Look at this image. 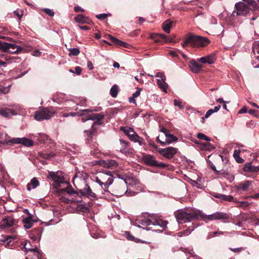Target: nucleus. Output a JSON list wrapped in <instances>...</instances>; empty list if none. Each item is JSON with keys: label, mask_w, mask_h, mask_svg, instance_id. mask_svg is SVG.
Listing matches in <instances>:
<instances>
[{"label": "nucleus", "mask_w": 259, "mask_h": 259, "mask_svg": "<svg viewBox=\"0 0 259 259\" xmlns=\"http://www.w3.org/2000/svg\"><path fill=\"white\" fill-rule=\"evenodd\" d=\"M73 182L77 191H74L72 187L67 183H66V187L63 189H58L56 192V195L60 197L62 201L68 203L69 199L66 198L64 195L66 192L68 194H80L87 197H95V193L93 192L89 186L86 184L84 180L78 178L75 176L73 178Z\"/></svg>", "instance_id": "1"}, {"label": "nucleus", "mask_w": 259, "mask_h": 259, "mask_svg": "<svg viewBox=\"0 0 259 259\" xmlns=\"http://www.w3.org/2000/svg\"><path fill=\"white\" fill-rule=\"evenodd\" d=\"M93 180L99 184L105 192H108V187L113 182L112 173L108 170L99 172L96 176L93 177Z\"/></svg>", "instance_id": "2"}, {"label": "nucleus", "mask_w": 259, "mask_h": 259, "mask_svg": "<svg viewBox=\"0 0 259 259\" xmlns=\"http://www.w3.org/2000/svg\"><path fill=\"white\" fill-rule=\"evenodd\" d=\"M178 223L182 224L189 222L198 217L197 212L192 209H180L174 212Z\"/></svg>", "instance_id": "3"}, {"label": "nucleus", "mask_w": 259, "mask_h": 259, "mask_svg": "<svg viewBox=\"0 0 259 259\" xmlns=\"http://www.w3.org/2000/svg\"><path fill=\"white\" fill-rule=\"evenodd\" d=\"M22 144L24 146L30 147L33 145V141L26 138H14L11 139L0 140V144L12 146L14 144Z\"/></svg>", "instance_id": "4"}, {"label": "nucleus", "mask_w": 259, "mask_h": 259, "mask_svg": "<svg viewBox=\"0 0 259 259\" xmlns=\"http://www.w3.org/2000/svg\"><path fill=\"white\" fill-rule=\"evenodd\" d=\"M55 111L52 109L44 108L36 111L34 114V118L36 120L41 121L50 119L54 114Z\"/></svg>", "instance_id": "5"}, {"label": "nucleus", "mask_w": 259, "mask_h": 259, "mask_svg": "<svg viewBox=\"0 0 259 259\" xmlns=\"http://www.w3.org/2000/svg\"><path fill=\"white\" fill-rule=\"evenodd\" d=\"M145 224L148 226H159L161 229L154 230L152 227L147 228V230L151 229L153 231H157L162 232L166 228L167 223L166 221L161 219H147L145 222Z\"/></svg>", "instance_id": "6"}, {"label": "nucleus", "mask_w": 259, "mask_h": 259, "mask_svg": "<svg viewBox=\"0 0 259 259\" xmlns=\"http://www.w3.org/2000/svg\"><path fill=\"white\" fill-rule=\"evenodd\" d=\"M93 111L92 110L91 112H88L85 113V115H84L85 117H83L81 119V121L82 122H85V121L88 120H96L94 124H101V120L103 119L104 117V115L101 114V113H97V114H93L91 115H90L89 113H91Z\"/></svg>", "instance_id": "7"}, {"label": "nucleus", "mask_w": 259, "mask_h": 259, "mask_svg": "<svg viewBox=\"0 0 259 259\" xmlns=\"http://www.w3.org/2000/svg\"><path fill=\"white\" fill-rule=\"evenodd\" d=\"M158 151L163 157L170 159L173 158L177 153L178 149L172 147H169L166 148H159Z\"/></svg>", "instance_id": "8"}, {"label": "nucleus", "mask_w": 259, "mask_h": 259, "mask_svg": "<svg viewBox=\"0 0 259 259\" xmlns=\"http://www.w3.org/2000/svg\"><path fill=\"white\" fill-rule=\"evenodd\" d=\"M26 259H41L42 252L36 247L35 248H25Z\"/></svg>", "instance_id": "9"}, {"label": "nucleus", "mask_w": 259, "mask_h": 259, "mask_svg": "<svg viewBox=\"0 0 259 259\" xmlns=\"http://www.w3.org/2000/svg\"><path fill=\"white\" fill-rule=\"evenodd\" d=\"M198 35H193L191 33L188 34L182 45L183 47L190 46L192 47H196L197 39Z\"/></svg>", "instance_id": "10"}, {"label": "nucleus", "mask_w": 259, "mask_h": 259, "mask_svg": "<svg viewBox=\"0 0 259 259\" xmlns=\"http://www.w3.org/2000/svg\"><path fill=\"white\" fill-rule=\"evenodd\" d=\"M120 130L127 135L131 141L137 142L140 139L139 136L132 128L121 127Z\"/></svg>", "instance_id": "11"}, {"label": "nucleus", "mask_w": 259, "mask_h": 259, "mask_svg": "<svg viewBox=\"0 0 259 259\" xmlns=\"http://www.w3.org/2000/svg\"><path fill=\"white\" fill-rule=\"evenodd\" d=\"M204 220H217L227 218V214L222 212H216L210 215H203Z\"/></svg>", "instance_id": "12"}, {"label": "nucleus", "mask_w": 259, "mask_h": 259, "mask_svg": "<svg viewBox=\"0 0 259 259\" xmlns=\"http://www.w3.org/2000/svg\"><path fill=\"white\" fill-rule=\"evenodd\" d=\"M254 160L246 162L244 165V171L249 172H257L259 171V165H255L253 164Z\"/></svg>", "instance_id": "13"}, {"label": "nucleus", "mask_w": 259, "mask_h": 259, "mask_svg": "<svg viewBox=\"0 0 259 259\" xmlns=\"http://www.w3.org/2000/svg\"><path fill=\"white\" fill-rule=\"evenodd\" d=\"M142 160L144 162L148 165L154 166L157 164V160L155 158L150 154H145L142 157Z\"/></svg>", "instance_id": "14"}, {"label": "nucleus", "mask_w": 259, "mask_h": 259, "mask_svg": "<svg viewBox=\"0 0 259 259\" xmlns=\"http://www.w3.org/2000/svg\"><path fill=\"white\" fill-rule=\"evenodd\" d=\"M14 224V220L11 217L3 219L0 224V228L4 229L12 226Z\"/></svg>", "instance_id": "15"}, {"label": "nucleus", "mask_w": 259, "mask_h": 259, "mask_svg": "<svg viewBox=\"0 0 259 259\" xmlns=\"http://www.w3.org/2000/svg\"><path fill=\"white\" fill-rule=\"evenodd\" d=\"M101 165L106 168L113 169L117 167L118 163L114 160H108L107 161H101Z\"/></svg>", "instance_id": "16"}, {"label": "nucleus", "mask_w": 259, "mask_h": 259, "mask_svg": "<svg viewBox=\"0 0 259 259\" xmlns=\"http://www.w3.org/2000/svg\"><path fill=\"white\" fill-rule=\"evenodd\" d=\"M243 14V3L239 2L236 3L235 6V10L232 13V16L235 17V16H240Z\"/></svg>", "instance_id": "17"}, {"label": "nucleus", "mask_w": 259, "mask_h": 259, "mask_svg": "<svg viewBox=\"0 0 259 259\" xmlns=\"http://www.w3.org/2000/svg\"><path fill=\"white\" fill-rule=\"evenodd\" d=\"M178 138L174 135L170 134H166L165 135V141H159V143L162 146H165L167 144H169L174 142L178 141Z\"/></svg>", "instance_id": "18"}, {"label": "nucleus", "mask_w": 259, "mask_h": 259, "mask_svg": "<svg viewBox=\"0 0 259 259\" xmlns=\"http://www.w3.org/2000/svg\"><path fill=\"white\" fill-rule=\"evenodd\" d=\"M210 42V41L207 37L198 35L196 47H205L208 46Z\"/></svg>", "instance_id": "19"}, {"label": "nucleus", "mask_w": 259, "mask_h": 259, "mask_svg": "<svg viewBox=\"0 0 259 259\" xmlns=\"http://www.w3.org/2000/svg\"><path fill=\"white\" fill-rule=\"evenodd\" d=\"M190 68L191 70L194 73H198L202 68V65L199 64L194 60H191L190 61Z\"/></svg>", "instance_id": "20"}, {"label": "nucleus", "mask_w": 259, "mask_h": 259, "mask_svg": "<svg viewBox=\"0 0 259 259\" xmlns=\"http://www.w3.org/2000/svg\"><path fill=\"white\" fill-rule=\"evenodd\" d=\"M197 61L202 63L212 64L215 61V55L212 54L207 56L200 58L198 59Z\"/></svg>", "instance_id": "21"}, {"label": "nucleus", "mask_w": 259, "mask_h": 259, "mask_svg": "<svg viewBox=\"0 0 259 259\" xmlns=\"http://www.w3.org/2000/svg\"><path fill=\"white\" fill-rule=\"evenodd\" d=\"M16 114V112L13 109L5 108H0V115L5 117H9L11 115Z\"/></svg>", "instance_id": "22"}, {"label": "nucleus", "mask_w": 259, "mask_h": 259, "mask_svg": "<svg viewBox=\"0 0 259 259\" xmlns=\"http://www.w3.org/2000/svg\"><path fill=\"white\" fill-rule=\"evenodd\" d=\"M50 176L52 178V180L55 184L57 185V187H61V184L64 183V180L63 177L58 176L54 172L50 173Z\"/></svg>", "instance_id": "23"}, {"label": "nucleus", "mask_w": 259, "mask_h": 259, "mask_svg": "<svg viewBox=\"0 0 259 259\" xmlns=\"http://www.w3.org/2000/svg\"><path fill=\"white\" fill-rule=\"evenodd\" d=\"M92 110L90 109H84L82 110H79L78 112H70L68 113H64L63 114V116L64 117H67L69 116H83L85 115V113L88 112H91Z\"/></svg>", "instance_id": "24"}, {"label": "nucleus", "mask_w": 259, "mask_h": 259, "mask_svg": "<svg viewBox=\"0 0 259 259\" xmlns=\"http://www.w3.org/2000/svg\"><path fill=\"white\" fill-rule=\"evenodd\" d=\"M246 8L254 10L256 8V4L252 0H244V13L246 11Z\"/></svg>", "instance_id": "25"}, {"label": "nucleus", "mask_w": 259, "mask_h": 259, "mask_svg": "<svg viewBox=\"0 0 259 259\" xmlns=\"http://www.w3.org/2000/svg\"><path fill=\"white\" fill-rule=\"evenodd\" d=\"M109 39L111 42V43H112L113 44L115 45L117 47L122 46L124 47H126V46L127 45V44H126V42L122 41L111 35H109Z\"/></svg>", "instance_id": "26"}, {"label": "nucleus", "mask_w": 259, "mask_h": 259, "mask_svg": "<svg viewBox=\"0 0 259 259\" xmlns=\"http://www.w3.org/2000/svg\"><path fill=\"white\" fill-rule=\"evenodd\" d=\"M22 222L24 227L26 229H29L32 227L34 221L32 220L31 217H28L23 219Z\"/></svg>", "instance_id": "27"}, {"label": "nucleus", "mask_w": 259, "mask_h": 259, "mask_svg": "<svg viewBox=\"0 0 259 259\" xmlns=\"http://www.w3.org/2000/svg\"><path fill=\"white\" fill-rule=\"evenodd\" d=\"M213 196L215 198H218L220 199L228 202L233 201L235 200L233 197L231 195H225L221 194H215L213 195Z\"/></svg>", "instance_id": "28"}, {"label": "nucleus", "mask_w": 259, "mask_h": 259, "mask_svg": "<svg viewBox=\"0 0 259 259\" xmlns=\"http://www.w3.org/2000/svg\"><path fill=\"white\" fill-rule=\"evenodd\" d=\"M11 45L14 46L15 47L9 48L7 51V53H9L13 54H17L20 52H21L23 50V48L20 46L16 45L14 44H11Z\"/></svg>", "instance_id": "29"}, {"label": "nucleus", "mask_w": 259, "mask_h": 259, "mask_svg": "<svg viewBox=\"0 0 259 259\" xmlns=\"http://www.w3.org/2000/svg\"><path fill=\"white\" fill-rule=\"evenodd\" d=\"M241 147H238L237 149H235L233 153V157L239 163H241L243 162V159H242L240 156L239 154L240 152H241Z\"/></svg>", "instance_id": "30"}, {"label": "nucleus", "mask_w": 259, "mask_h": 259, "mask_svg": "<svg viewBox=\"0 0 259 259\" xmlns=\"http://www.w3.org/2000/svg\"><path fill=\"white\" fill-rule=\"evenodd\" d=\"M75 21L80 23H89L90 20L82 14L78 15L75 18Z\"/></svg>", "instance_id": "31"}, {"label": "nucleus", "mask_w": 259, "mask_h": 259, "mask_svg": "<svg viewBox=\"0 0 259 259\" xmlns=\"http://www.w3.org/2000/svg\"><path fill=\"white\" fill-rule=\"evenodd\" d=\"M39 184V182L36 178H32L30 181V183H28L27 185V190L28 191H30L31 188L35 189L38 186Z\"/></svg>", "instance_id": "32"}, {"label": "nucleus", "mask_w": 259, "mask_h": 259, "mask_svg": "<svg viewBox=\"0 0 259 259\" xmlns=\"http://www.w3.org/2000/svg\"><path fill=\"white\" fill-rule=\"evenodd\" d=\"M172 22L170 20H167L162 24L163 30L166 33H169L170 31V28L172 26Z\"/></svg>", "instance_id": "33"}, {"label": "nucleus", "mask_w": 259, "mask_h": 259, "mask_svg": "<svg viewBox=\"0 0 259 259\" xmlns=\"http://www.w3.org/2000/svg\"><path fill=\"white\" fill-rule=\"evenodd\" d=\"M166 80L158 79L157 83L158 87L164 92H167V84L165 82Z\"/></svg>", "instance_id": "34"}, {"label": "nucleus", "mask_w": 259, "mask_h": 259, "mask_svg": "<svg viewBox=\"0 0 259 259\" xmlns=\"http://www.w3.org/2000/svg\"><path fill=\"white\" fill-rule=\"evenodd\" d=\"M14 47L15 46L11 45L10 43L0 41V50L4 52H7L9 48H12Z\"/></svg>", "instance_id": "35"}, {"label": "nucleus", "mask_w": 259, "mask_h": 259, "mask_svg": "<svg viewBox=\"0 0 259 259\" xmlns=\"http://www.w3.org/2000/svg\"><path fill=\"white\" fill-rule=\"evenodd\" d=\"M118 193L120 195L125 193L126 191L127 186L125 182H122L117 187Z\"/></svg>", "instance_id": "36"}, {"label": "nucleus", "mask_w": 259, "mask_h": 259, "mask_svg": "<svg viewBox=\"0 0 259 259\" xmlns=\"http://www.w3.org/2000/svg\"><path fill=\"white\" fill-rule=\"evenodd\" d=\"M118 93V87L117 85H114L110 91V93L111 96L113 98H115L117 97Z\"/></svg>", "instance_id": "37"}, {"label": "nucleus", "mask_w": 259, "mask_h": 259, "mask_svg": "<svg viewBox=\"0 0 259 259\" xmlns=\"http://www.w3.org/2000/svg\"><path fill=\"white\" fill-rule=\"evenodd\" d=\"M69 56H77L79 55V54L80 53L79 50L77 48H70L69 49Z\"/></svg>", "instance_id": "38"}, {"label": "nucleus", "mask_w": 259, "mask_h": 259, "mask_svg": "<svg viewBox=\"0 0 259 259\" xmlns=\"http://www.w3.org/2000/svg\"><path fill=\"white\" fill-rule=\"evenodd\" d=\"M252 182L249 181H245L244 182V191L249 190L252 188Z\"/></svg>", "instance_id": "39"}, {"label": "nucleus", "mask_w": 259, "mask_h": 259, "mask_svg": "<svg viewBox=\"0 0 259 259\" xmlns=\"http://www.w3.org/2000/svg\"><path fill=\"white\" fill-rule=\"evenodd\" d=\"M54 155L55 154L53 152H51L50 153H44L41 154V156L42 158L47 159H50L52 157H54Z\"/></svg>", "instance_id": "40"}, {"label": "nucleus", "mask_w": 259, "mask_h": 259, "mask_svg": "<svg viewBox=\"0 0 259 259\" xmlns=\"http://www.w3.org/2000/svg\"><path fill=\"white\" fill-rule=\"evenodd\" d=\"M42 11L45 12L46 14H47L48 15H49L50 17H53L54 15V12L53 10L49 9L48 8H45L42 9L41 10Z\"/></svg>", "instance_id": "41"}, {"label": "nucleus", "mask_w": 259, "mask_h": 259, "mask_svg": "<svg viewBox=\"0 0 259 259\" xmlns=\"http://www.w3.org/2000/svg\"><path fill=\"white\" fill-rule=\"evenodd\" d=\"M197 137V138H198L199 139L205 140L206 141H210L209 138H208V137H207L206 136H205L204 134H203L202 133L198 134Z\"/></svg>", "instance_id": "42"}, {"label": "nucleus", "mask_w": 259, "mask_h": 259, "mask_svg": "<svg viewBox=\"0 0 259 259\" xmlns=\"http://www.w3.org/2000/svg\"><path fill=\"white\" fill-rule=\"evenodd\" d=\"M203 149L205 150H210L211 149L214 148L209 143L206 142L203 144Z\"/></svg>", "instance_id": "43"}, {"label": "nucleus", "mask_w": 259, "mask_h": 259, "mask_svg": "<svg viewBox=\"0 0 259 259\" xmlns=\"http://www.w3.org/2000/svg\"><path fill=\"white\" fill-rule=\"evenodd\" d=\"M120 143L122 147V149L120 150V151H122L126 148V147L128 146V143L126 141H124L123 140H120Z\"/></svg>", "instance_id": "44"}, {"label": "nucleus", "mask_w": 259, "mask_h": 259, "mask_svg": "<svg viewBox=\"0 0 259 259\" xmlns=\"http://www.w3.org/2000/svg\"><path fill=\"white\" fill-rule=\"evenodd\" d=\"M174 105L175 106H178L180 109H183L184 108V106L182 105V103L181 101L179 100H175Z\"/></svg>", "instance_id": "45"}, {"label": "nucleus", "mask_w": 259, "mask_h": 259, "mask_svg": "<svg viewBox=\"0 0 259 259\" xmlns=\"http://www.w3.org/2000/svg\"><path fill=\"white\" fill-rule=\"evenodd\" d=\"M155 76L157 77H159V78H160V79L166 80V76H165L164 73H162V72H157Z\"/></svg>", "instance_id": "46"}, {"label": "nucleus", "mask_w": 259, "mask_h": 259, "mask_svg": "<svg viewBox=\"0 0 259 259\" xmlns=\"http://www.w3.org/2000/svg\"><path fill=\"white\" fill-rule=\"evenodd\" d=\"M14 14L16 16H17L18 17V19L20 20L23 15V12L22 11L17 10V11H15L14 12Z\"/></svg>", "instance_id": "47"}, {"label": "nucleus", "mask_w": 259, "mask_h": 259, "mask_svg": "<svg viewBox=\"0 0 259 259\" xmlns=\"http://www.w3.org/2000/svg\"><path fill=\"white\" fill-rule=\"evenodd\" d=\"M142 91V89L141 88H138V90L135 92L134 93L132 96L135 97V98H137L138 97H139L140 95V93H141V91Z\"/></svg>", "instance_id": "48"}, {"label": "nucleus", "mask_w": 259, "mask_h": 259, "mask_svg": "<svg viewBox=\"0 0 259 259\" xmlns=\"http://www.w3.org/2000/svg\"><path fill=\"white\" fill-rule=\"evenodd\" d=\"M107 17V14L103 13V14H100L96 16V17L99 19H104L106 18Z\"/></svg>", "instance_id": "49"}, {"label": "nucleus", "mask_w": 259, "mask_h": 259, "mask_svg": "<svg viewBox=\"0 0 259 259\" xmlns=\"http://www.w3.org/2000/svg\"><path fill=\"white\" fill-rule=\"evenodd\" d=\"M167 166L166 164L163 163H162V162H158V161H157V164L156 165L154 166V167H160V168H164L166 166Z\"/></svg>", "instance_id": "50"}, {"label": "nucleus", "mask_w": 259, "mask_h": 259, "mask_svg": "<svg viewBox=\"0 0 259 259\" xmlns=\"http://www.w3.org/2000/svg\"><path fill=\"white\" fill-rule=\"evenodd\" d=\"M126 238L128 240H131V241L135 240V237L131 235L128 232H126Z\"/></svg>", "instance_id": "51"}, {"label": "nucleus", "mask_w": 259, "mask_h": 259, "mask_svg": "<svg viewBox=\"0 0 259 259\" xmlns=\"http://www.w3.org/2000/svg\"><path fill=\"white\" fill-rule=\"evenodd\" d=\"M213 113H214V111H213V110L212 109L208 110L205 114V117L208 118L210 115H211Z\"/></svg>", "instance_id": "52"}, {"label": "nucleus", "mask_w": 259, "mask_h": 259, "mask_svg": "<svg viewBox=\"0 0 259 259\" xmlns=\"http://www.w3.org/2000/svg\"><path fill=\"white\" fill-rule=\"evenodd\" d=\"M81 68L79 66H77L75 68V73L77 75H80L81 72Z\"/></svg>", "instance_id": "53"}, {"label": "nucleus", "mask_w": 259, "mask_h": 259, "mask_svg": "<svg viewBox=\"0 0 259 259\" xmlns=\"http://www.w3.org/2000/svg\"><path fill=\"white\" fill-rule=\"evenodd\" d=\"M74 10L75 12H78L79 11H82V12H83L84 11V10L82 9V8H81L79 6H75L74 7Z\"/></svg>", "instance_id": "54"}, {"label": "nucleus", "mask_w": 259, "mask_h": 259, "mask_svg": "<svg viewBox=\"0 0 259 259\" xmlns=\"http://www.w3.org/2000/svg\"><path fill=\"white\" fill-rule=\"evenodd\" d=\"M14 58V57H10V56H9L8 55H6V56H4V60L7 62H9L11 60H12V59H13Z\"/></svg>", "instance_id": "55"}, {"label": "nucleus", "mask_w": 259, "mask_h": 259, "mask_svg": "<svg viewBox=\"0 0 259 259\" xmlns=\"http://www.w3.org/2000/svg\"><path fill=\"white\" fill-rule=\"evenodd\" d=\"M88 67L90 70H92L94 68L93 64L91 61H88L87 63Z\"/></svg>", "instance_id": "56"}, {"label": "nucleus", "mask_w": 259, "mask_h": 259, "mask_svg": "<svg viewBox=\"0 0 259 259\" xmlns=\"http://www.w3.org/2000/svg\"><path fill=\"white\" fill-rule=\"evenodd\" d=\"M210 22H211V23L212 24H216L217 23V19L213 17H212L210 18Z\"/></svg>", "instance_id": "57"}, {"label": "nucleus", "mask_w": 259, "mask_h": 259, "mask_svg": "<svg viewBox=\"0 0 259 259\" xmlns=\"http://www.w3.org/2000/svg\"><path fill=\"white\" fill-rule=\"evenodd\" d=\"M85 132L87 133L88 138L91 139L92 138L93 135L92 131H85Z\"/></svg>", "instance_id": "58"}, {"label": "nucleus", "mask_w": 259, "mask_h": 259, "mask_svg": "<svg viewBox=\"0 0 259 259\" xmlns=\"http://www.w3.org/2000/svg\"><path fill=\"white\" fill-rule=\"evenodd\" d=\"M242 249L241 247L240 248H231V250H232L233 251L235 252H240L241 251Z\"/></svg>", "instance_id": "59"}, {"label": "nucleus", "mask_w": 259, "mask_h": 259, "mask_svg": "<svg viewBox=\"0 0 259 259\" xmlns=\"http://www.w3.org/2000/svg\"><path fill=\"white\" fill-rule=\"evenodd\" d=\"M158 36H159L161 38L165 40V39L166 38L167 36L164 34H162V33H160V34H157Z\"/></svg>", "instance_id": "60"}, {"label": "nucleus", "mask_w": 259, "mask_h": 259, "mask_svg": "<svg viewBox=\"0 0 259 259\" xmlns=\"http://www.w3.org/2000/svg\"><path fill=\"white\" fill-rule=\"evenodd\" d=\"M220 108H221V105H218V106H215L214 109L212 110L214 111V113H215V112H218L220 110Z\"/></svg>", "instance_id": "61"}, {"label": "nucleus", "mask_w": 259, "mask_h": 259, "mask_svg": "<svg viewBox=\"0 0 259 259\" xmlns=\"http://www.w3.org/2000/svg\"><path fill=\"white\" fill-rule=\"evenodd\" d=\"M135 98L133 96H132V97H130L129 100H128L129 102L130 103H136V100L135 99Z\"/></svg>", "instance_id": "62"}, {"label": "nucleus", "mask_w": 259, "mask_h": 259, "mask_svg": "<svg viewBox=\"0 0 259 259\" xmlns=\"http://www.w3.org/2000/svg\"><path fill=\"white\" fill-rule=\"evenodd\" d=\"M78 27L80 29H82V30H89V28L87 26H80V25H78Z\"/></svg>", "instance_id": "63"}, {"label": "nucleus", "mask_w": 259, "mask_h": 259, "mask_svg": "<svg viewBox=\"0 0 259 259\" xmlns=\"http://www.w3.org/2000/svg\"><path fill=\"white\" fill-rule=\"evenodd\" d=\"M0 90L2 93L6 94L8 92L9 90L7 88H3V89H1Z\"/></svg>", "instance_id": "64"}]
</instances>
